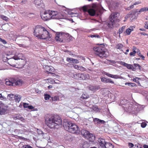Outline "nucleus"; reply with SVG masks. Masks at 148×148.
Listing matches in <instances>:
<instances>
[{"instance_id":"obj_1","label":"nucleus","mask_w":148,"mask_h":148,"mask_svg":"<svg viewBox=\"0 0 148 148\" xmlns=\"http://www.w3.org/2000/svg\"><path fill=\"white\" fill-rule=\"evenodd\" d=\"M120 104L122 106L125 110L128 113L133 114L137 113L143 109L141 105L136 102L130 103L125 99H122L121 101Z\"/></svg>"},{"instance_id":"obj_2","label":"nucleus","mask_w":148,"mask_h":148,"mask_svg":"<svg viewBox=\"0 0 148 148\" xmlns=\"http://www.w3.org/2000/svg\"><path fill=\"white\" fill-rule=\"evenodd\" d=\"M45 118L46 124L51 128H57L62 123L61 119L58 116L47 115Z\"/></svg>"},{"instance_id":"obj_3","label":"nucleus","mask_w":148,"mask_h":148,"mask_svg":"<svg viewBox=\"0 0 148 148\" xmlns=\"http://www.w3.org/2000/svg\"><path fill=\"white\" fill-rule=\"evenodd\" d=\"M34 35L38 38L50 40L51 37L49 32L44 27L40 25L36 26L34 30Z\"/></svg>"},{"instance_id":"obj_4","label":"nucleus","mask_w":148,"mask_h":148,"mask_svg":"<svg viewBox=\"0 0 148 148\" xmlns=\"http://www.w3.org/2000/svg\"><path fill=\"white\" fill-rule=\"evenodd\" d=\"M84 11H87L89 14L91 16L95 15H99L101 14L106 10L103 8L100 3H95L92 4L91 7L89 9L84 8Z\"/></svg>"},{"instance_id":"obj_5","label":"nucleus","mask_w":148,"mask_h":148,"mask_svg":"<svg viewBox=\"0 0 148 148\" xmlns=\"http://www.w3.org/2000/svg\"><path fill=\"white\" fill-rule=\"evenodd\" d=\"M63 126L64 130L70 133L79 134L80 132V130L78 126L71 121H64Z\"/></svg>"},{"instance_id":"obj_6","label":"nucleus","mask_w":148,"mask_h":148,"mask_svg":"<svg viewBox=\"0 0 148 148\" xmlns=\"http://www.w3.org/2000/svg\"><path fill=\"white\" fill-rule=\"evenodd\" d=\"M93 49L96 55L101 58L107 57L108 55V53L104 50L103 47L100 46L95 47L93 48Z\"/></svg>"},{"instance_id":"obj_7","label":"nucleus","mask_w":148,"mask_h":148,"mask_svg":"<svg viewBox=\"0 0 148 148\" xmlns=\"http://www.w3.org/2000/svg\"><path fill=\"white\" fill-rule=\"evenodd\" d=\"M118 13L116 12L112 14L110 16V21L108 23V27L112 28L116 22L117 20Z\"/></svg>"},{"instance_id":"obj_8","label":"nucleus","mask_w":148,"mask_h":148,"mask_svg":"<svg viewBox=\"0 0 148 148\" xmlns=\"http://www.w3.org/2000/svg\"><path fill=\"white\" fill-rule=\"evenodd\" d=\"M81 134L84 138L88 139L90 141H92L95 140V137L93 134L90 133L86 130H82Z\"/></svg>"},{"instance_id":"obj_9","label":"nucleus","mask_w":148,"mask_h":148,"mask_svg":"<svg viewBox=\"0 0 148 148\" xmlns=\"http://www.w3.org/2000/svg\"><path fill=\"white\" fill-rule=\"evenodd\" d=\"M69 34L64 32H58L56 33L55 37V40L57 41H59L60 42H62L64 39L68 36Z\"/></svg>"},{"instance_id":"obj_10","label":"nucleus","mask_w":148,"mask_h":148,"mask_svg":"<svg viewBox=\"0 0 148 148\" xmlns=\"http://www.w3.org/2000/svg\"><path fill=\"white\" fill-rule=\"evenodd\" d=\"M51 19H62L64 18V16L60 13L57 11L49 10Z\"/></svg>"},{"instance_id":"obj_11","label":"nucleus","mask_w":148,"mask_h":148,"mask_svg":"<svg viewBox=\"0 0 148 148\" xmlns=\"http://www.w3.org/2000/svg\"><path fill=\"white\" fill-rule=\"evenodd\" d=\"M23 83V81L21 79H16L14 78H10V86H13L21 85Z\"/></svg>"},{"instance_id":"obj_12","label":"nucleus","mask_w":148,"mask_h":148,"mask_svg":"<svg viewBox=\"0 0 148 148\" xmlns=\"http://www.w3.org/2000/svg\"><path fill=\"white\" fill-rule=\"evenodd\" d=\"M41 18L44 21L51 19L49 10H46L41 14Z\"/></svg>"},{"instance_id":"obj_13","label":"nucleus","mask_w":148,"mask_h":148,"mask_svg":"<svg viewBox=\"0 0 148 148\" xmlns=\"http://www.w3.org/2000/svg\"><path fill=\"white\" fill-rule=\"evenodd\" d=\"M25 57L23 54L22 53H20L19 52H17L16 53L15 55L13 57L10 58V59H13L15 60H24Z\"/></svg>"},{"instance_id":"obj_14","label":"nucleus","mask_w":148,"mask_h":148,"mask_svg":"<svg viewBox=\"0 0 148 148\" xmlns=\"http://www.w3.org/2000/svg\"><path fill=\"white\" fill-rule=\"evenodd\" d=\"M34 3L35 4L36 6L38 8H43L44 7L42 0H35Z\"/></svg>"},{"instance_id":"obj_15","label":"nucleus","mask_w":148,"mask_h":148,"mask_svg":"<svg viewBox=\"0 0 148 148\" xmlns=\"http://www.w3.org/2000/svg\"><path fill=\"white\" fill-rule=\"evenodd\" d=\"M99 144L98 148H105L106 143L104 139L100 138L98 139Z\"/></svg>"},{"instance_id":"obj_16","label":"nucleus","mask_w":148,"mask_h":148,"mask_svg":"<svg viewBox=\"0 0 148 148\" xmlns=\"http://www.w3.org/2000/svg\"><path fill=\"white\" fill-rule=\"evenodd\" d=\"M8 107V106L1 105L0 106V114L3 115L4 114Z\"/></svg>"},{"instance_id":"obj_17","label":"nucleus","mask_w":148,"mask_h":148,"mask_svg":"<svg viewBox=\"0 0 148 148\" xmlns=\"http://www.w3.org/2000/svg\"><path fill=\"white\" fill-rule=\"evenodd\" d=\"M104 74L106 75L107 76L112 78H113L115 79H117L118 78H121V76L119 75H114L112 74H110L107 72H105L104 73Z\"/></svg>"},{"instance_id":"obj_18","label":"nucleus","mask_w":148,"mask_h":148,"mask_svg":"<svg viewBox=\"0 0 148 148\" xmlns=\"http://www.w3.org/2000/svg\"><path fill=\"white\" fill-rule=\"evenodd\" d=\"M90 76L88 74H85L84 73H80V78L79 80H86L90 79Z\"/></svg>"},{"instance_id":"obj_19","label":"nucleus","mask_w":148,"mask_h":148,"mask_svg":"<svg viewBox=\"0 0 148 148\" xmlns=\"http://www.w3.org/2000/svg\"><path fill=\"white\" fill-rule=\"evenodd\" d=\"M89 88L90 90L94 92L99 89L100 86H90Z\"/></svg>"},{"instance_id":"obj_20","label":"nucleus","mask_w":148,"mask_h":148,"mask_svg":"<svg viewBox=\"0 0 148 148\" xmlns=\"http://www.w3.org/2000/svg\"><path fill=\"white\" fill-rule=\"evenodd\" d=\"M12 118L14 120H16L18 119L22 121H24V120H25L23 117H22L21 116L18 115H17L16 116H12L11 118Z\"/></svg>"},{"instance_id":"obj_21","label":"nucleus","mask_w":148,"mask_h":148,"mask_svg":"<svg viewBox=\"0 0 148 148\" xmlns=\"http://www.w3.org/2000/svg\"><path fill=\"white\" fill-rule=\"evenodd\" d=\"M13 96V99H14L15 101L19 102L21 100V96L19 95H12Z\"/></svg>"},{"instance_id":"obj_22","label":"nucleus","mask_w":148,"mask_h":148,"mask_svg":"<svg viewBox=\"0 0 148 148\" xmlns=\"http://www.w3.org/2000/svg\"><path fill=\"white\" fill-rule=\"evenodd\" d=\"M134 27L133 26L130 27L129 28L127 29L126 30V33L127 34L129 35L130 34L131 32L133 30Z\"/></svg>"},{"instance_id":"obj_23","label":"nucleus","mask_w":148,"mask_h":148,"mask_svg":"<svg viewBox=\"0 0 148 148\" xmlns=\"http://www.w3.org/2000/svg\"><path fill=\"white\" fill-rule=\"evenodd\" d=\"M95 123L98 124L103 123L105 121L102 120H100L99 119L95 118L93 119Z\"/></svg>"},{"instance_id":"obj_24","label":"nucleus","mask_w":148,"mask_h":148,"mask_svg":"<svg viewBox=\"0 0 148 148\" xmlns=\"http://www.w3.org/2000/svg\"><path fill=\"white\" fill-rule=\"evenodd\" d=\"M80 73H75L72 74V77L75 79L79 80V79L80 78Z\"/></svg>"},{"instance_id":"obj_25","label":"nucleus","mask_w":148,"mask_h":148,"mask_svg":"<svg viewBox=\"0 0 148 148\" xmlns=\"http://www.w3.org/2000/svg\"><path fill=\"white\" fill-rule=\"evenodd\" d=\"M10 40H12L13 41L15 40L16 38V36L14 34H13V32H11V34H10Z\"/></svg>"},{"instance_id":"obj_26","label":"nucleus","mask_w":148,"mask_h":148,"mask_svg":"<svg viewBox=\"0 0 148 148\" xmlns=\"http://www.w3.org/2000/svg\"><path fill=\"white\" fill-rule=\"evenodd\" d=\"M71 136L69 134H66L65 136L64 139L66 140L70 141L72 140Z\"/></svg>"},{"instance_id":"obj_27","label":"nucleus","mask_w":148,"mask_h":148,"mask_svg":"<svg viewBox=\"0 0 148 148\" xmlns=\"http://www.w3.org/2000/svg\"><path fill=\"white\" fill-rule=\"evenodd\" d=\"M136 13H133V14H130V20L131 21H132V20L136 18L137 16H136L135 15Z\"/></svg>"},{"instance_id":"obj_28","label":"nucleus","mask_w":148,"mask_h":148,"mask_svg":"<svg viewBox=\"0 0 148 148\" xmlns=\"http://www.w3.org/2000/svg\"><path fill=\"white\" fill-rule=\"evenodd\" d=\"M90 145L87 142H85L83 145L82 148H90Z\"/></svg>"},{"instance_id":"obj_29","label":"nucleus","mask_w":148,"mask_h":148,"mask_svg":"<svg viewBox=\"0 0 148 148\" xmlns=\"http://www.w3.org/2000/svg\"><path fill=\"white\" fill-rule=\"evenodd\" d=\"M136 49V48L134 47H133V51L131 52L130 53V56H135V54L136 53V52L135 51V50Z\"/></svg>"},{"instance_id":"obj_30","label":"nucleus","mask_w":148,"mask_h":148,"mask_svg":"<svg viewBox=\"0 0 148 148\" xmlns=\"http://www.w3.org/2000/svg\"><path fill=\"white\" fill-rule=\"evenodd\" d=\"M123 47V45L121 44H118L116 45V47L117 49H121Z\"/></svg>"},{"instance_id":"obj_31","label":"nucleus","mask_w":148,"mask_h":148,"mask_svg":"<svg viewBox=\"0 0 148 148\" xmlns=\"http://www.w3.org/2000/svg\"><path fill=\"white\" fill-rule=\"evenodd\" d=\"M78 70L82 71H86V69L81 66H79Z\"/></svg>"},{"instance_id":"obj_32","label":"nucleus","mask_w":148,"mask_h":148,"mask_svg":"<svg viewBox=\"0 0 148 148\" xmlns=\"http://www.w3.org/2000/svg\"><path fill=\"white\" fill-rule=\"evenodd\" d=\"M88 97V95L86 94H83L81 96V98L83 99H86Z\"/></svg>"},{"instance_id":"obj_33","label":"nucleus","mask_w":148,"mask_h":148,"mask_svg":"<svg viewBox=\"0 0 148 148\" xmlns=\"http://www.w3.org/2000/svg\"><path fill=\"white\" fill-rule=\"evenodd\" d=\"M47 80H49L48 82L51 84L57 83V82H55V81L52 79L50 78L47 79Z\"/></svg>"},{"instance_id":"obj_34","label":"nucleus","mask_w":148,"mask_h":148,"mask_svg":"<svg viewBox=\"0 0 148 148\" xmlns=\"http://www.w3.org/2000/svg\"><path fill=\"white\" fill-rule=\"evenodd\" d=\"M125 67H126L127 69H132L133 68V66L132 65L127 63H126Z\"/></svg>"},{"instance_id":"obj_35","label":"nucleus","mask_w":148,"mask_h":148,"mask_svg":"<svg viewBox=\"0 0 148 148\" xmlns=\"http://www.w3.org/2000/svg\"><path fill=\"white\" fill-rule=\"evenodd\" d=\"M106 83H111V84H114V82L113 81H112L111 80V79H110V78H107L106 79Z\"/></svg>"},{"instance_id":"obj_36","label":"nucleus","mask_w":148,"mask_h":148,"mask_svg":"<svg viewBox=\"0 0 148 148\" xmlns=\"http://www.w3.org/2000/svg\"><path fill=\"white\" fill-rule=\"evenodd\" d=\"M83 104L85 106L87 107H90L91 105L90 104V103L88 101H85Z\"/></svg>"},{"instance_id":"obj_37","label":"nucleus","mask_w":148,"mask_h":148,"mask_svg":"<svg viewBox=\"0 0 148 148\" xmlns=\"http://www.w3.org/2000/svg\"><path fill=\"white\" fill-rule=\"evenodd\" d=\"M51 99L53 101H56L59 99V97L58 96H55L52 97Z\"/></svg>"},{"instance_id":"obj_38","label":"nucleus","mask_w":148,"mask_h":148,"mask_svg":"<svg viewBox=\"0 0 148 148\" xmlns=\"http://www.w3.org/2000/svg\"><path fill=\"white\" fill-rule=\"evenodd\" d=\"M73 58H66V60L67 61H68V62H69V63H71V62L73 63Z\"/></svg>"},{"instance_id":"obj_39","label":"nucleus","mask_w":148,"mask_h":148,"mask_svg":"<svg viewBox=\"0 0 148 148\" xmlns=\"http://www.w3.org/2000/svg\"><path fill=\"white\" fill-rule=\"evenodd\" d=\"M89 37L91 38L97 37L99 38V35L97 34H93V35H90L89 36Z\"/></svg>"},{"instance_id":"obj_40","label":"nucleus","mask_w":148,"mask_h":148,"mask_svg":"<svg viewBox=\"0 0 148 148\" xmlns=\"http://www.w3.org/2000/svg\"><path fill=\"white\" fill-rule=\"evenodd\" d=\"M44 97L45 100H47L49 99L50 96L48 94H46L44 95Z\"/></svg>"},{"instance_id":"obj_41","label":"nucleus","mask_w":148,"mask_h":148,"mask_svg":"<svg viewBox=\"0 0 148 148\" xmlns=\"http://www.w3.org/2000/svg\"><path fill=\"white\" fill-rule=\"evenodd\" d=\"M5 82L6 85H9V80L8 79H6L4 81L3 83Z\"/></svg>"},{"instance_id":"obj_42","label":"nucleus","mask_w":148,"mask_h":148,"mask_svg":"<svg viewBox=\"0 0 148 148\" xmlns=\"http://www.w3.org/2000/svg\"><path fill=\"white\" fill-rule=\"evenodd\" d=\"M22 148H33L29 145H25L22 147Z\"/></svg>"},{"instance_id":"obj_43","label":"nucleus","mask_w":148,"mask_h":148,"mask_svg":"<svg viewBox=\"0 0 148 148\" xmlns=\"http://www.w3.org/2000/svg\"><path fill=\"white\" fill-rule=\"evenodd\" d=\"M73 63L74 64H78L79 62V60L78 59H75L73 58Z\"/></svg>"},{"instance_id":"obj_44","label":"nucleus","mask_w":148,"mask_h":148,"mask_svg":"<svg viewBox=\"0 0 148 148\" xmlns=\"http://www.w3.org/2000/svg\"><path fill=\"white\" fill-rule=\"evenodd\" d=\"M108 61L111 63L109 64H110L112 65L113 64H114L116 63V62L114 60H108Z\"/></svg>"},{"instance_id":"obj_45","label":"nucleus","mask_w":148,"mask_h":148,"mask_svg":"<svg viewBox=\"0 0 148 148\" xmlns=\"http://www.w3.org/2000/svg\"><path fill=\"white\" fill-rule=\"evenodd\" d=\"M107 78H105L103 77H101V81L102 82H106V81Z\"/></svg>"},{"instance_id":"obj_46","label":"nucleus","mask_w":148,"mask_h":148,"mask_svg":"<svg viewBox=\"0 0 148 148\" xmlns=\"http://www.w3.org/2000/svg\"><path fill=\"white\" fill-rule=\"evenodd\" d=\"M141 125L142 128H144L147 125V124L143 122L141 123Z\"/></svg>"},{"instance_id":"obj_47","label":"nucleus","mask_w":148,"mask_h":148,"mask_svg":"<svg viewBox=\"0 0 148 148\" xmlns=\"http://www.w3.org/2000/svg\"><path fill=\"white\" fill-rule=\"evenodd\" d=\"M0 41L2 42L4 44H5L7 43V42L4 39H2L0 37Z\"/></svg>"},{"instance_id":"obj_48","label":"nucleus","mask_w":148,"mask_h":148,"mask_svg":"<svg viewBox=\"0 0 148 148\" xmlns=\"http://www.w3.org/2000/svg\"><path fill=\"white\" fill-rule=\"evenodd\" d=\"M91 108H92V109L95 111V110H97L98 109V108L96 106H92V107H90Z\"/></svg>"},{"instance_id":"obj_49","label":"nucleus","mask_w":148,"mask_h":148,"mask_svg":"<svg viewBox=\"0 0 148 148\" xmlns=\"http://www.w3.org/2000/svg\"><path fill=\"white\" fill-rule=\"evenodd\" d=\"M134 7V5H131V6L128 7L127 8H126V10H131V9L133 8Z\"/></svg>"},{"instance_id":"obj_50","label":"nucleus","mask_w":148,"mask_h":148,"mask_svg":"<svg viewBox=\"0 0 148 148\" xmlns=\"http://www.w3.org/2000/svg\"><path fill=\"white\" fill-rule=\"evenodd\" d=\"M140 79L138 77H136L135 78H134L133 79V81L136 82H136L138 81L139 80H140Z\"/></svg>"},{"instance_id":"obj_51","label":"nucleus","mask_w":148,"mask_h":148,"mask_svg":"<svg viewBox=\"0 0 148 148\" xmlns=\"http://www.w3.org/2000/svg\"><path fill=\"white\" fill-rule=\"evenodd\" d=\"M0 98L1 100H5L6 99V98L4 96H3L1 94H0Z\"/></svg>"},{"instance_id":"obj_52","label":"nucleus","mask_w":148,"mask_h":148,"mask_svg":"<svg viewBox=\"0 0 148 148\" xmlns=\"http://www.w3.org/2000/svg\"><path fill=\"white\" fill-rule=\"evenodd\" d=\"M50 66H49L47 65V66H46L45 67V70H47V71L48 74V72H49L48 71H49V69Z\"/></svg>"},{"instance_id":"obj_53","label":"nucleus","mask_w":148,"mask_h":148,"mask_svg":"<svg viewBox=\"0 0 148 148\" xmlns=\"http://www.w3.org/2000/svg\"><path fill=\"white\" fill-rule=\"evenodd\" d=\"M49 69V71H50L51 72H53L54 71V69L53 68V67L51 66H50V68Z\"/></svg>"},{"instance_id":"obj_54","label":"nucleus","mask_w":148,"mask_h":148,"mask_svg":"<svg viewBox=\"0 0 148 148\" xmlns=\"http://www.w3.org/2000/svg\"><path fill=\"white\" fill-rule=\"evenodd\" d=\"M124 125L128 128H130L131 127V124H125Z\"/></svg>"},{"instance_id":"obj_55","label":"nucleus","mask_w":148,"mask_h":148,"mask_svg":"<svg viewBox=\"0 0 148 148\" xmlns=\"http://www.w3.org/2000/svg\"><path fill=\"white\" fill-rule=\"evenodd\" d=\"M48 72V74H51L52 75V76L53 77H56V76L57 77H58V75H56V74H55L54 73H51V72Z\"/></svg>"},{"instance_id":"obj_56","label":"nucleus","mask_w":148,"mask_h":148,"mask_svg":"<svg viewBox=\"0 0 148 148\" xmlns=\"http://www.w3.org/2000/svg\"><path fill=\"white\" fill-rule=\"evenodd\" d=\"M9 60V59L5 57H4L3 59V61L4 62H7Z\"/></svg>"},{"instance_id":"obj_57","label":"nucleus","mask_w":148,"mask_h":148,"mask_svg":"<svg viewBox=\"0 0 148 148\" xmlns=\"http://www.w3.org/2000/svg\"><path fill=\"white\" fill-rule=\"evenodd\" d=\"M119 63L120 64L123 65V66H125V65H126V63L124 62H122V61L120 62Z\"/></svg>"},{"instance_id":"obj_58","label":"nucleus","mask_w":148,"mask_h":148,"mask_svg":"<svg viewBox=\"0 0 148 148\" xmlns=\"http://www.w3.org/2000/svg\"><path fill=\"white\" fill-rule=\"evenodd\" d=\"M23 107L24 108H28V104L26 103H23Z\"/></svg>"},{"instance_id":"obj_59","label":"nucleus","mask_w":148,"mask_h":148,"mask_svg":"<svg viewBox=\"0 0 148 148\" xmlns=\"http://www.w3.org/2000/svg\"><path fill=\"white\" fill-rule=\"evenodd\" d=\"M1 18H2L3 20L5 21L7 20V18L6 16H4L1 15Z\"/></svg>"},{"instance_id":"obj_60","label":"nucleus","mask_w":148,"mask_h":148,"mask_svg":"<svg viewBox=\"0 0 148 148\" xmlns=\"http://www.w3.org/2000/svg\"><path fill=\"white\" fill-rule=\"evenodd\" d=\"M134 66L135 67L138 66L139 68V69H140L141 66L138 64H134Z\"/></svg>"},{"instance_id":"obj_61","label":"nucleus","mask_w":148,"mask_h":148,"mask_svg":"<svg viewBox=\"0 0 148 148\" xmlns=\"http://www.w3.org/2000/svg\"><path fill=\"white\" fill-rule=\"evenodd\" d=\"M145 27L147 29H148V22H146L145 23Z\"/></svg>"},{"instance_id":"obj_62","label":"nucleus","mask_w":148,"mask_h":148,"mask_svg":"<svg viewBox=\"0 0 148 148\" xmlns=\"http://www.w3.org/2000/svg\"><path fill=\"white\" fill-rule=\"evenodd\" d=\"M79 66L76 65V64H73V66L74 67V68L76 69H77L78 70V67Z\"/></svg>"},{"instance_id":"obj_63","label":"nucleus","mask_w":148,"mask_h":148,"mask_svg":"<svg viewBox=\"0 0 148 148\" xmlns=\"http://www.w3.org/2000/svg\"><path fill=\"white\" fill-rule=\"evenodd\" d=\"M130 14H128L125 17V20H124V21H125L128 18L130 17Z\"/></svg>"},{"instance_id":"obj_64","label":"nucleus","mask_w":148,"mask_h":148,"mask_svg":"<svg viewBox=\"0 0 148 148\" xmlns=\"http://www.w3.org/2000/svg\"><path fill=\"white\" fill-rule=\"evenodd\" d=\"M130 148H132L134 146V144L132 143H129L128 144Z\"/></svg>"}]
</instances>
